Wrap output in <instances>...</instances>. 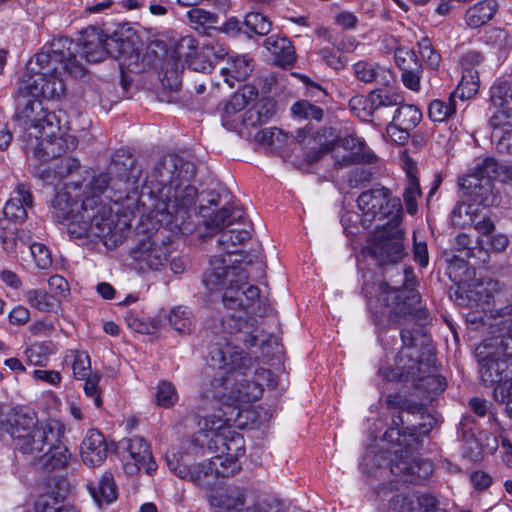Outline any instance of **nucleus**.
<instances>
[{"label":"nucleus","instance_id":"3","mask_svg":"<svg viewBox=\"0 0 512 512\" xmlns=\"http://www.w3.org/2000/svg\"><path fill=\"white\" fill-rule=\"evenodd\" d=\"M76 48L73 40L67 37L53 39L49 46L44 47L29 61L28 74L20 83L28 85L34 95L46 99H60L65 94L66 85L59 68L75 78L86 74L81 61L75 59Z\"/></svg>","mask_w":512,"mask_h":512},{"label":"nucleus","instance_id":"33","mask_svg":"<svg viewBox=\"0 0 512 512\" xmlns=\"http://www.w3.org/2000/svg\"><path fill=\"white\" fill-rule=\"evenodd\" d=\"M64 437H59L58 441L47 445L45 451L39 457L44 466L50 469L64 468L68 465L71 454L64 444Z\"/></svg>","mask_w":512,"mask_h":512},{"label":"nucleus","instance_id":"49","mask_svg":"<svg viewBox=\"0 0 512 512\" xmlns=\"http://www.w3.org/2000/svg\"><path fill=\"white\" fill-rule=\"evenodd\" d=\"M68 357L73 358L72 370L75 379L83 380L93 374L91 372L90 358L85 352L71 350L66 358Z\"/></svg>","mask_w":512,"mask_h":512},{"label":"nucleus","instance_id":"38","mask_svg":"<svg viewBox=\"0 0 512 512\" xmlns=\"http://www.w3.org/2000/svg\"><path fill=\"white\" fill-rule=\"evenodd\" d=\"M35 512H78L65 502V497L58 492L42 494L35 502Z\"/></svg>","mask_w":512,"mask_h":512},{"label":"nucleus","instance_id":"53","mask_svg":"<svg viewBox=\"0 0 512 512\" xmlns=\"http://www.w3.org/2000/svg\"><path fill=\"white\" fill-rule=\"evenodd\" d=\"M419 53L426 64L436 70L441 61L440 54L434 49L429 37L424 36L418 42Z\"/></svg>","mask_w":512,"mask_h":512},{"label":"nucleus","instance_id":"19","mask_svg":"<svg viewBox=\"0 0 512 512\" xmlns=\"http://www.w3.org/2000/svg\"><path fill=\"white\" fill-rule=\"evenodd\" d=\"M122 445L127 450L131 461L125 465L126 471L134 474L144 470L147 474H153L157 469V464L153 459L149 444L143 437L135 436L130 439L122 440Z\"/></svg>","mask_w":512,"mask_h":512},{"label":"nucleus","instance_id":"32","mask_svg":"<svg viewBox=\"0 0 512 512\" xmlns=\"http://www.w3.org/2000/svg\"><path fill=\"white\" fill-rule=\"evenodd\" d=\"M88 490L99 507L117 499V487L111 472H105L96 483H89Z\"/></svg>","mask_w":512,"mask_h":512},{"label":"nucleus","instance_id":"21","mask_svg":"<svg viewBox=\"0 0 512 512\" xmlns=\"http://www.w3.org/2000/svg\"><path fill=\"white\" fill-rule=\"evenodd\" d=\"M104 32L96 27H87L78 43L73 42L77 45L75 51V59H77V53H80L82 58H85L87 62L96 63L106 58V50L103 47Z\"/></svg>","mask_w":512,"mask_h":512},{"label":"nucleus","instance_id":"24","mask_svg":"<svg viewBox=\"0 0 512 512\" xmlns=\"http://www.w3.org/2000/svg\"><path fill=\"white\" fill-rule=\"evenodd\" d=\"M81 458L85 465H101L107 457V444L104 435L96 429H90L80 445Z\"/></svg>","mask_w":512,"mask_h":512},{"label":"nucleus","instance_id":"58","mask_svg":"<svg viewBox=\"0 0 512 512\" xmlns=\"http://www.w3.org/2000/svg\"><path fill=\"white\" fill-rule=\"evenodd\" d=\"M83 380L85 381L83 389L86 396L93 399V402L97 408H101L102 398L99 390L101 375L99 373H94Z\"/></svg>","mask_w":512,"mask_h":512},{"label":"nucleus","instance_id":"11","mask_svg":"<svg viewBox=\"0 0 512 512\" xmlns=\"http://www.w3.org/2000/svg\"><path fill=\"white\" fill-rule=\"evenodd\" d=\"M490 100L497 110L489 118L491 137L501 154L512 155V84L492 86Z\"/></svg>","mask_w":512,"mask_h":512},{"label":"nucleus","instance_id":"52","mask_svg":"<svg viewBox=\"0 0 512 512\" xmlns=\"http://www.w3.org/2000/svg\"><path fill=\"white\" fill-rule=\"evenodd\" d=\"M155 398L158 406L170 408L178 401V394L172 383L161 381L157 386Z\"/></svg>","mask_w":512,"mask_h":512},{"label":"nucleus","instance_id":"46","mask_svg":"<svg viewBox=\"0 0 512 512\" xmlns=\"http://www.w3.org/2000/svg\"><path fill=\"white\" fill-rule=\"evenodd\" d=\"M369 104L371 105L372 113L383 107H392L400 105L403 97L389 89H375L368 95Z\"/></svg>","mask_w":512,"mask_h":512},{"label":"nucleus","instance_id":"40","mask_svg":"<svg viewBox=\"0 0 512 512\" xmlns=\"http://www.w3.org/2000/svg\"><path fill=\"white\" fill-rule=\"evenodd\" d=\"M26 302L41 312H52L60 304V298L49 294L43 289H30L25 293Z\"/></svg>","mask_w":512,"mask_h":512},{"label":"nucleus","instance_id":"30","mask_svg":"<svg viewBox=\"0 0 512 512\" xmlns=\"http://www.w3.org/2000/svg\"><path fill=\"white\" fill-rule=\"evenodd\" d=\"M355 77L364 83H377L389 86L393 82L392 72L384 67L368 61H358L353 65Z\"/></svg>","mask_w":512,"mask_h":512},{"label":"nucleus","instance_id":"39","mask_svg":"<svg viewBox=\"0 0 512 512\" xmlns=\"http://www.w3.org/2000/svg\"><path fill=\"white\" fill-rule=\"evenodd\" d=\"M456 113L455 92L451 93L447 100L435 99L428 107V117L433 122H444Z\"/></svg>","mask_w":512,"mask_h":512},{"label":"nucleus","instance_id":"56","mask_svg":"<svg viewBox=\"0 0 512 512\" xmlns=\"http://www.w3.org/2000/svg\"><path fill=\"white\" fill-rule=\"evenodd\" d=\"M29 249L37 268L45 270L51 267V253L44 244L33 243L29 246Z\"/></svg>","mask_w":512,"mask_h":512},{"label":"nucleus","instance_id":"55","mask_svg":"<svg viewBox=\"0 0 512 512\" xmlns=\"http://www.w3.org/2000/svg\"><path fill=\"white\" fill-rule=\"evenodd\" d=\"M420 196L421 190L418 180L414 177H410L408 185L403 193L404 203L409 214L413 215L417 212V198Z\"/></svg>","mask_w":512,"mask_h":512},{"label":"nucleus","instance_id":"62","mask_svg":"<svg viewBox=\"0 0 512 512\" xmlns=\"http://www.w3.org/2000/svg\"><path fill=\"white\" fill-rule=\"evenodd\" d=\"M187 17L191 23L199 26L214 24L217 22V16L209 11L200 8H193L187 12Z\"/></svg>","mask_w":512,"mask_h":512},{"label":"nucleus","instance_id":"48","mask_svg":"<svg viewBox=\"0 0 512 512\" xmlns=\"http://www.w3.org/2000/svg\"><path fill=\"white\" fill-rule=\"evenodd\" d=\"M291 112L295 117L305 120L321 121L324 116V111L321 107L307 100H300L294 103L291 107Z\"/></svg>","mask_w":512,"mask_h":512},{"label":"nucleus","instance_id":"25","mask_svg":"<svg viewBox=\"0 0 512 512\" xmlns=\"http://www.w3.org/2000/svg\"><path fill=\"white\" fill-rule=\"evenodd\" d=\"M33 207V197L25 184H19L6 202L3 213L7 220L22 223L28 217V209Z\"/></svg>","mask_w":512,"mask_h":512},{"label":"nucleus","instance_id":"60","mask_svg":"<svg viewBox=\"0 0 512 512\" xmlns=\"http://www.w3.org/2000/svg\"><path fill=\"white\" fill-rule=\"evenodd\" d=\"M479 74L478 70L473 71H463L462 70V78L459 85V88L462 89V96H464V90H467L468 97H470L471 94H474L477 92L479 88Z\"/></svg>","mask_w":512,"mask_h":512},{"label":"nucleus","instance_id":"4","mask_svg":"<svg viewBox=\"0 0 512 512\" xmlns=\"http://www.w3.org/2000/svg\"><path fill=\"white\" fill-rule=\"evenodd\" d=\"M95 198H85L82 185L67 183L52 200V217L67 227L75 238L112 236L115 227L109 206L95 205Z\"/></svg>","mask_w":512,"mask_h":512},{"label":"nucleus","instance_id":"45","mask_svg":"<svg viewBox=\"0 0 512 512\" xmlns=\"http://www.w3.org/2000/svg\"><path fill=\"white\" fill-rule=\"evenodd\" d=\"M421 119L422 113L416 106L405 104L396 109L392 123L397 124V127H405L412 131Z\"/></svg>","mask_w":512,"mask_h":512},{"label":"nucleus","instance_id":"27","mask_svg":"<svg viewBox=\"0 0 512 512\" xmlns=\"http://www.w3.org/2000/svg\"><path fill=\"white\" fill-rule=\"evenodd\" d=\"M207 499L209 504L220 512H237L242 510L245 504L246 491L241 487H230L225 491L210 494Z\"/></svg>","mask_w":512,"mask_h":512},{"label":"nucleus","instance_id":"17","mask_svg":"<svg viewBox=\"0 0 512 512\" xmlns=\"http://www.w3.org/2000/svg\"><path fill=\"white\" fill-rule=\"evenodd\" d=\"M418 447L408 449L406 446L395 447L391 459L390 471L393 475L401 477L404 483H420L431 471V463L417 461L414 451Z\"/></svg>","mask_w":512,"mask_h":512},{"label":"nucleus","instance_id":"15","mask_svg":"<svg viewBox=\"0 0 512 512\" xmlns=\"http://www.w3.org/2000/svg\"><path fill=\"white\" fill-rule=\"evenodd\" d=\"M501 167L492 157L477 164L472 173L459 179V185L467 191L473 201L485 202L492 192V180L500 177Z\"/></svg>","mask_w":512,"mask_h":512},{"label":"nucleus","instance_id":"42","mask_svg":"<svg viewBox=\"0 0 512 512\" xmlns=\"http://www.w3.org/2000/svg\"><path fill=\"white\" fill-rule=\"evenodd\" d=\"M489 421L491 423V429L494 432L493 437H497V441H500L502 460L507 466H512V440L510 439L509 433L501 425L500 421L496 417L493 411L489 412Z\"/></svg>","mask_w":512,"mask_h":512},{"label":"nucleus","instance_id":"22","mask_svg":"<svg viewBox=\"0 0 512 512\" xmlns=\"http://www.w3.org/2000/svg\"><path fill=\"white\" fill-rule=\"evenodd\" d=\"M77 144L78 141L74 136L42 140L35 137V140L27 146V152L42 161H48L58 158L61 155V149L72 150L76 148Z\"/></svg>","mask_w":512,"mask_h":512},{"label":"nucleus","instance_id":"59","mask_svg":"<svg viewBox=\"0 0 512 512\" xmlns=\"http://www.w3.org/2000/svg\"><path fill=\"white\" fill-rule=\"evenodd\" d=\"M80 163L77 159L70 156L60 157L53 164V173L59 178H64L77 170Z\"/></svg>","mask_w":512,"mask_h":512},{"label":"nucleus","instance_id":"47","mask_svg":"<svg viewBox=\"0 0 512 512\" xmlns=\"http://www.w3.org/2000/svg\"><path fill=\"white\" fill-rule=\"evenodd\" d=\"M103 47L106 50V56L110 55L117 58L126 54L132 48L131 43L122 37V34L114 33L110 36L104 33Z\"/></svg>","mask_w":512,"mask_h":512},{"label":"nucleus","instance_id":"63","mask_svg":"<svg viewBox=\"0 0 512 512\" xmlns=\"http://www.w3.org/2000/svg\"><path fill=\"white\" fill-rule=\"evenodd\" d=\"M493 399L501 404H505L507 415L512 419V382L507 387L494 389Z\"/></svg>","mask_w":512,"mask_h":512},{"label":"nucleus","instance_id":"37","mask_svg":"<svg viewBox=\"0 0 512 512\" xmlns=\"http://www.w3.org/2000/svg\"><path fill=\"white\" fill-rule=\"evenodd\" d=\"M256 95L252 88H248V95L245 91L242 93H234L224 105L222 115L223 125L228 129H233L235 121L231 119L232 116L243 110L248 104V101Z\"/></svg>","mask_w":512,"mask_h":512},{"label":"nucleus","instance_id":"43","mask_svg":"<svg viewBox=\"0 0 512 512\" xmlns=\"http://www.w3.org/2000/svg\"><path fill=\"white\" fill-rule=\"evenodd\" d=\"M112 178L107 173H100L96 176H93L91 180L84 181L80 185H82V192L84 193L85 198H95V205L97 206H107L103 204L100 195L108 188L109 184L112 182Z\"/></svg>","mask_w":512,"mask_h":512},{"label":"nucleus","instance_id":"44","mask_svg":"<svg viewBox=\"0 0 512 512\" xmlns=\"http://www.w3.org/2000/svg\"><path fill=\"white\" fill-rule=\"evenodd\" d=\"M437 507V499L430 494H409L402 497V509L406 512H431Z\"/></svg>","mask_w":512,"mask_h":512},{"label":"nucleus","instance_id":"7","mask_svg":"<svg viewBox=\"0 0 512 512\" xmlns=\"http://www.w3.org/2000/svg\"><path fill=\"white\" fill-rule=\"evenodd\" d=\"M508 322L491 325L488 336L475 350L480 381L493 390L512 382V329Z\"/></svg>","mask_w":512,"mask_h":512},{"label":"nucleus","instance_id":"2","mask_svg":"<svg viewBox=\"0 0 512 512\" xmlns=\"http://www.w3.org/2000/svg\"><path fill=\"white\" fill-rule=\"evenodd\" d=\"M208 364L217 372L210 382V389L202 395V409L218 408L219 413L211 416L232 415V425L240 416V406L258 400L264 383L271 386L272 373L267 369L255 370L253 377L248 379L254 360L231 342L213 345Z\"/></svg>","mask_w":512,"mask_h":512},{"label":"nucleus","instance_id":"13","mask_svg":"<svg viewBox=\"0 0 512 512\" xmlns=\"http://www.w3.org/2000/svg\"><path fill=\"white\" fill-rule=\"evenodd\" d=\"M357 205L368 222L388 217L394 219L401 210L400 200L393 198L389 189L383 186L362 192L357 198Z\"/></svg>","mask_w":512,"mask_h":512},{"label":"nucleus","instance_id":"54","mask_svg":"<svg viewBox=\"0 0 512 512\" xmlns=\"http://www.w3.org/2000/svg\"><path fill=\"white\" fill-rule=\"evenodd\" d=\"M50 354V346L45 343L32 344L25 350V355L28 362L35 366L45 365Z\"/></svg>","mask_w":512,"mask_h":512},{"label":"nucleus","instance_id":"16","mask_svg":"<svg viewBox=\"0 0 512 512\" xmlns=\"http://www.w3.org/2000/svg\"><path fill=\"white\" fill-rule=\"evenodd\" d=\"M364 253L375 259L380 266L400 262L406 255L403 232L395 229L373 236Z\"/></svg>","mask_w":512,"mask_h":512},{"label":"nucleus","instance_id":"20","mask_svg":"<svg viewBox=\"0 0 512 512\" xmlns=\"http://www.w3.org/2000/svg\"><path fill=\"white\" fill-rule=\"evenodd\" d=\"M221 327L225 333L234 335L237 342H243L247 347L255 346L262 333L255 318L226 315L221 319Z\"/></svg>","mask_w":512,"mask_h":512},{"label":"nucleus","instance_id":"1","mask_svg":"<svg viewBox=\"0 0 512 512\" xmlns=\"http://www.w3.org/2000/svg\"><path fill=\"white\" fill-rule=\"evenodd\" d=\"M195 177V165L175 154L163 157L154 167L151 174L143 181L150 184L153 191L160 196L155 206V217L169 231L182 234L193 233V225L189 222L192 214L203 217L202 224L207 233L205 236L221 232L218 246L229 257L238 253L236 247L249 240L251 235L246 229L223 230L226 226L243 219V211L234 203H225L218 211L209 214V208L200 205L194 209L197 189L190 184Z\"/></svg>","mask_w":512,"mask_h":512},{"label":"nucleus","instance_id":"35","mask_svg":"<svg viewBox=\"0 0 512 512\" xmlns=\"http://www.w3.org/2000/svg\"><path fill=\"white\" fill-rule=\"evenodd\" d=\"M227 50L218 44H206L201 48L195 57L190 61V66L195 71L205 72L210 70L215 62L224 58Z\"/></svg>","mask_w":512,"mask_h":512},{"label":"nucleus","instance_id":"23","mask_svg":"<svg viewBox=\"0 0 512 512\" xmlns=\"http://www.w3.org/2000/svg\"><path fill=\"white\" fill-rule=\"evenodd\" d=\"M110 172L124 181L126 190H137L140 186L141 170L136 165L135 158L124 150H119L113 157Z\"/></svg>","mask_w":512,"mask_h":512},{"label":"nucleus","instance_id":"31","mask_svg":"<svg viewBox=\"0 0 512 512\" xmlns=\"http://www.w3.org/2000/svg\"><path fill=\"white\" fill-rule=\"evenodd\" d=\"M498 10L495 0H481L470 6L464 15L465 23L472 29L479 28L488 23Z\"/></svg>","mask_w":512,"mask_h":512},{"label":"nucleus","instance_id":"6","mask_svg":"<svg viewBox=\"0 0 512 512\" xmlns=\"http://www.w3.org/2000/svg\"><path fill=\"white\" fill-rule=\"evenodd\" d=\"M378 300L389 308V322L400 329V337L404 350L403 359L414 358L415 336L418 329L415 326L428 319L426 307L421 305V295L408 286L393 287L387 282L379 285Z\"/></svg>","mask_w":512,"mask_h":512},{"label":"nucleus","instance_id":"64","mask_svg":"<svg viewBox=\"0 0 512 512\" xmlns=\"http://www.w3.org/2000/svg\"><path fill=\"white\" fill-rule=\"evenodd\" d=\"M369 103L368 98L363 96H354L349 101V107L351 111L359 118L366 119L367 117L373 116L371 106L367 109L366 105Z\"/></svg>","mask_w":512,"mask_h":512},{"label":"nucleus","instance_id":"61","mask_svg":"<svg viewBox=\"0 0 512 512\" xmlns=\"http://www.w3.org/2000/svg\"><path fill=\"white\" fill-rule=\"evenodd\" d=\"M283 137L282 131L277 128H265L258 131L255 135L257 142L268 146H277V143L281 142Z\"/></svg>","mask_w":512,"mask_h":512},{"label":"nucleus","instance_id":"29","mask_svg":"<svg viewBox=\"0 0 512 512\" xmlns=\"http://www.w3.org/2000/svg\"><path fill=\"white\" fill-rule=\"evenodd\" d=\"M209 464L210 459L192 466L189 470L185 467L172 469L180 478L188 479L195 485L208 490L215 485V481L218 479L213 471L212 465L210 466Z\"/></svg>","mask_w":512,"mask_h":512},{"label":"nucleus","instance_id":"34","mask_svg":"<svg viewBox=\"0 0 512 512\" xmlns=\"http://www.w3.org/2000/svg\"><path fill=\"white\" fill-rule=\"evenodd\" d=\"M404 350H400L396 356L395 368H382L379 374L386 380H405L415 377L418 371V361L409 356L408 360L403 359Z\"/></svg>","mask_w":512,"mask_h":512},{"label":"nucleus","instance_id":"26","mask_svg":"<svg viewBox=\"0 0 512 512\" xmlns=\"http://www.w3.org/2000/svg\"><path fill=\"white\" fill-rule=\"evenodd\" d=\"M498 448L497 437L481 432L478 436L464 435L462 454L472 462H480L485 454H493Z\"/></svg>","mask_w":512,"mask_h":512},{"label":"nucleus","instance_id":"50","mask_svg":"<svg viewBox=\"0 0 512 512\" xmlns=\"http://www.w3.org/2000/svg\"><path fill=\"white\" fill-rule=\"evenodd\" d=\"M243 24L250 32L260 36L267 35L272 28L271 21L266 16L258 12H251L247 14Z\"/></svg>","mask_w":512,"mask_h":512},{"label":"nucleus","instance_id":"57","mask_svg":"<svg viewBox=\"0 0 512 512\" xmlns=\"http://www.w3.org/2000/svg\"><path fill=\"white\" fill-rule=\"evenodd\" d=\"M0 241L5 251H16V228L10 223H6V220H0Z\"/></svg>","mask_w":512,"mask_h":512},{"label":"nucleus","instance_id":"28","mask_svg":"<svg viewBox=\"0 0 512 512\" xmlns=\"http://www.w3.org/2000/svg\"><path fill=\"white\" fill-rule=\"evenodd\" d=\"M263 45L273 56L274 63L283 68L293 65L295 61V51L288 38L279 35H271L265 39Z\"/></svg>","mask_w":512,"mask_h":512},{"label":"nucleus","instance_id":"10","mask_svg":"<svg viewBox=\"0 0 512 512\" xmlns=\"http://www.w3.org/2000/svg\"><path fill=\"white\" fill-rule=\"evenodd\" d=\"M15 449L39 458L47 445L58 441L66 433L65 425L57 419L38 423L34 414L16 413L8 430Z\"/></svg>","mask_w":512,"mask_h":512},{"label":"nucleus","instance_id":"12","mask_svg":"<svg viewBox=\"0 0 512 512\" xmlns=\"http://www.w3.org/2000/svg\"><path fill=\"white\" fill-rule=\"evenodd\" d=\"M15 120L24 128H38L45 130L46 127L58 126L57 116L43 107L39 95L29 90L28 85L19 84L15 97Z\"/></svg>","mask_w":512,"mask_h":512},{"label":"nucleus","instance_id":"5","mask_svg":"<svg viewBox=\"0 0 512 512\" xmlns=\"http://www.w3.org/2000/svg\"><path fill=\"white\" fill-rule=\"evenodd\" d=\"M242 259H229L225 256H214L209 261V268L203 274V283L211 291L226 285L223 293V304L228 309L251 311L257 316H264L266 306L259 304L260 290L247 283V274L241 267Z\"/></svg>","mask_w":512,"mask_h":512},{"label":"nucleus","instance_id":"8","mask_svg":"<svg viewBox=\"0 0 512 512\" xmlns=\"http://www.w3.org/2000/svg\"><path fill=\"white\" fill-rule=\"evenodd\" d=\"M232 415L204 416L199 422L204 432L207 446L211 451L218 453L210 459V466L217 478L233 476L239 469L238 457L244 455V439L242 435L231 430Z\"/></svg>","mask_w":512,"mask_h":512},{"label":"nucleus","instance_id":"36","mask_svg":"<svg viewBox=\"0 0 512 512\" xmlns=\"http://www.w3.org/2000/svg\"><path fill=\"white\" fill-rule=\"evenodd\" d=\"M252 71V60L246 56L231 57L227 63V66L222 68L225 81L230 87L234 86V83L231 79L236 81H244L250 76Z\"/></svg>","mask_w":512,"mask_h":512},{"label":"nucleus","instance_id":"51","mask_svg":"<svg viewBox=\"0 0 512 512\" xmlns=\"http://www.w3.org/2000/svg\"><path fill=\"white\" fill-rule=\"evenodd\" d=\"M271 116L272 111L267 104H256L245 112L242 122L245 126L255 127L267 122Z\"/></svg>","mask_w":512,"mask_h":512},{"label":"nucleus","instance_id":"9","mask_svg":"<svg viewBox=\"0 0 512 512\" xmlns=\"http://www.w3.org/2000/svg\"><path fill=\"white\" fill-rule=\"evenodd\" d=\"M459 304L467 305L471 310L467 313L466 319L470 324L489 326L509 320L512 328V301L510 292L498 281H489L486 284H479L465 291V297L461 294L457 300Z\"/></svg>","mask_w":512,"mask_h":512},{"label":"nucleus","instance_id":"18","mask_svg":"<svg viewBox=\"0 0 512 512\" xmlns=\"http://www.w3.org/2000/svg\"><path fill=\"white\" fill-rule=\"evenodd\" d=\"M428 422L412 424L410 427H402L405 420L402 412L392 416V427L388 428L384 434V439L393 444L394 447L406 446L408 449L418 447L420 444V435L428 434L435 423L432 416H426Z\"/></svg>","mask_w":512,"mask_h":512},{"label":"nucleus","instance_id":"41","mask_svg":"<svg viewBox=\"0 0 512 512\" xmlns=\"http://www.w3.org/2000/svg\"><path fill=\"white\" fill-rule=\"evenodd\" d=\"M170 326L181 334H189L195 327V320L188 307L178 306L173 308L168 314Z\"/></svg>","mask_w":512,"mask_h":512},{"label":"nucleus","instance_id":"14","mask_svg":"<svg viewBox=\"0 0 512 512\" xmlns=\"http://www.w3.org/2000/svg\"><path fill=\"white\" fill-rule=\"evenodd\" d=\"M170 244V237L158 232L152 237L141 240L131 250V257L140 270L158 271L168 262L171 254Z\"/></svg>","mask_w":512,"mask_h":512}]
</instances>
